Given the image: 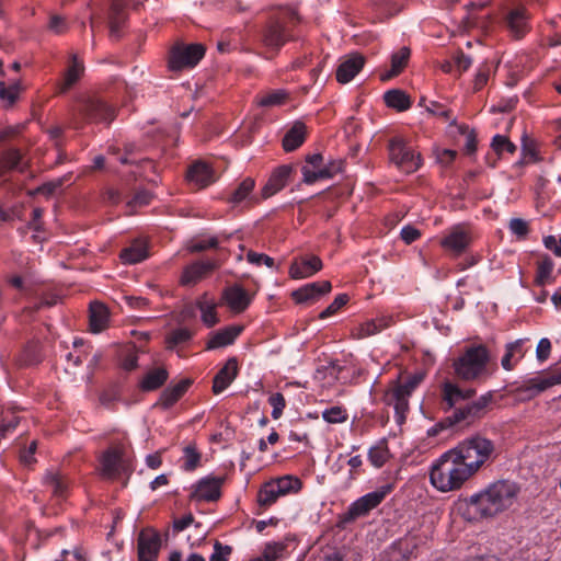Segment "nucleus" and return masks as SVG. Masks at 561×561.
<instances>
[{"label":"nucleus","mask_w":561,"mask_h":561,"mask_svg":"<svg viewBox=\"0 0 561 561\" xmlns=\"http://www.w3.org/2000/svg\"><path fill=\"white\" fill-rule=\"evenodd\" d=\"M306 138V126L301 122H296L286 133L283 139V148L290 152L300 147Z\"/></svg>","instance_id":"obj_32"},{"label":"nucleus","mask_w":561,"mask_h":561,"mask_svg":"<svg viewBox=\"0 0 561 561\" xmlns=\"http://www.w3.org/2000/svg\"><path fill=\"white\" fill-rule=\"evenodd\" d=\"M78 112L87 122L111 123L115 117V108L95 96L83 100Z\"/></svg>","instance_id":"obj_12"},{"label":"nucleus","mask_w":561,"mask_h":561,"mask_svg":"<svg viewBox=\"0 0 561 561\" xmlns=\"http://www.w3.org/2000/svg\"><path fill=\"white\" fill-rule=\"evenodd\" d=\"M21 91V87L19 82H14L10 85H7L3 81H0V100L4 102L8 106H11L15 103L19 98Z\"/></svg>","instance_id":"obj_44"},{"label":"nucleus","mask_w":561,"mask_h":561,"mask_svg":"<svg viewBox=\"0 0 561 561\" xmlns=\"http://www.w3.org/2000/svg\"><path fill=\"white\" fill-rule=\"evenodd\" d=\"M196 305L202 313V321L205 325L211 328L218 323L219 319L216 312L217 304L214 300L208 299L207 295H204Z\"/></svg>","instance_id":"obj_38"},{"label":"nucleus","mask_w":561,"mask_h":561,"mask_svg":"<svg viewBox=\"0 0 561 561\" xmlns=\"http://www.w3.org/2000/svg\"><path fill=\"white\" fill-rule=\"evenodd\" d=\"M192 337V332L186 328H179L173 330L168 336H167V345L168 348H173L179 344L185 343L190 341Z\"/></svg>","instance_id":"obj_48"},{"label":"nucleus","mask_w":561,"mask_h":561,"mask_svg":"<svg viewBox=\"0 0 561 561\" xmlns=\"http://www.w3.org/2000/svg\"><path fill=\"white\" fill-rule=\"evenodd\" d=\"M552 270H553V262L549 257L542 260L539 263L538 270H537V278H536L537 283L539 285L543 286L549 280Z\"/></svg>","instance_id":"obj_53"},{"label":"nucleus","mask_w":561,"mask_h":561,"mask_svg":"<svg viewBox=\"0 0 561 561\" xmlns=\"http://www.w3.org/2000/svg\"><path fill=\"white\" fill-rule=\"evenodd\" d=\"M201 461V454L196 450L194 445H187L184 448V463L183 469L193 471L197 468Z\"/></svg>","instance_id":"obj_50"},{"label":"nucleus","mask_w":561,"mask_h":561,"mask_svg":"<svg viewBox=\"0 0 561 561\" xmlns=\"http://www.w3.org/2000/svg\"><path fill=\"white\" fill-rule=\"evenodd\" d=\"M222 298L228 307L237 313L244 311L252 299L249 293L240 285L227 287L222 293Z\"/></svg>","instance_id":"obj_21"},{"label":"nucleus","mask_w":561,"mask_h":561,"mask_svg":"<svg viewBox=\"0 0 561 561\" xmlns=\"http://www.w3.org/2000/svg\"><path fill=\"white\" fill-rule=\"evenodd\" d=\"M322 261L316 255L301 256L291 262L289 275L294 279L307 278L322 270Z\"/></svg>","instance_id":"obj_18"},{"label":"nucleus","mask_w":561,"mask_h":561,"mask_svg":"<svg viewBox=\"0 0 561 561\" xmlns=\"http://www.w3.org/2000/svg\"><path fill=\"white\" fill-rule=\"evenodd\" d=\"M390 160L403 172L413 173L421 167V157L401 138L389 142Z\"/></svg>","instance_id":"obj_9"},{"label":"nucleus","mask_w":561,"mask_h":561,"mask_svg":"<svg viewBox=\"0 0 561 561\" xmlns=\"http://www.w3.org/2000/svg\"><path fill=\"white\" fill-rule=\"evenodd\" d=\"M231 552L232 548L230 546L216 541L214 543V552L211 553L209 561H228Z\"/></svg>","instance_id":"obj_57"},{"label":"nucleus","mask_w":561,"mask_h":561,"mask_svg":"<svg viewBox=\"0 0 561 561\" xmlns=\"http://www.w3.org/2000/svg\"><path fill=\"white\" fill-rule=\"evenodd\" d=\"M254 185H255V183H254L253 179H251V178L244 179L239 184L238 188L233 192L229 202L234 203V204L242 202L252 192V190L254 188Z\"/></svg>","instance_id":"obj_49"},{"label":"nucleus","mask_w":561,"mask_h":561,"mask_svg":"<svg viewBox=\"0 0 561 561\" xmlns=\"http://www.w3.org/2000/svg\"><path fill=\"white\" fill-rule=\"evenodd\" d=\"M288 93L285 90H274L256 98V104L262 107L279 106L285 103Z\"/></svg>","instance_id":"obj_41"},{"label":"nucleus","mask_w":561,"mask_h":561,"mask_svg":"<svg viewBox=\"0 0 561 561\" xmlns=\"http://www.w3.org/2000/svg\"><path fill=\"white\" fill-rule=\"evenodd\" d=\"M365 57L360 54H351L336 69V80L340 83L350 82L363 68Z\"/></svg>","instance_id":"obj_22"},{"label":"nucleus","mask_w":561,"mask_h":561,"mask_svg":"<svg viewBox=\"0 0 561 561\" xmlns=\"http://www.w3.org/2000/svg\"><path fill=\"white\" fill-rule=\"evenodd\" d=\"M293 171L290 165L278 167L270 176L268 181L262 188V197L268 198L285 187L287 180Z\"/></svg>","instance_id":"obj_24"},{"label":"nucleus","mask_w":561,"mask_h":561,"mask_svg":"<svg viewBox=\"0 0 561 561\" xmlns=\"http://www.w3.org/2000/svg\"><path fill=\"white\" fill-rule=\"evenodd\" d=\"M561 383V368L551 369L542 375L533 377L515 389L522 400H530L547 389Z\"/></svg>","instance_id":"obj_8"},{"label":"nucleus","mask_w":561,"mask_h":561,"mask_svg":"<svg viewBox=\"0 0 561 561\" xmlns=\"http://www.w3.org/2000/svg\"><path fill=\"white\" fill-rule=\"evenodd\" d=\"M510 229L514 234L525 237L528 233V224L524 219L513 218L510 221Z\"/></svg>","instance_id":"obj_61"},{"label":"nucleus","mask_w":561,"mask_h":561,"mask_svg":"<svg viewBox=\"0 0 561 561\" xmlns=\"http://www.w3.org/2000/svg\"><path fill=\"white\" fill-rule=\"evenodd\" d=\"M368 458L376 468H380L388 459V450L379 446L373 447L368 453Z\"/></svg>","instance_id":"obj_56"},{"label":"nucleus","mask_w":561,"mask_h":561,"mask_svg":"<svg viewBox=\"0 0 561 561\" xmlns=\"http://www.w3.org/2000/svg\"><path fill=\"white\" fill-rule=\"evenodd\" d=\"M148 256L147 244L144 241L136 240L121 253V259L128 264H136Z\"/></svg>","instance_id":"obj_36"},{"label":"nucleus","mask_w":561,"mask_h":561,"mask_svg":"<svg viewBox=\"0 0 561 561\" xmlns=\"http://www.w3.org/2000/svg\"><path fill=\"white\" fill-rule=\"evenodd\" d=\"M400 236H401V239L407 244H411L412 242H414L416 239L420 238L421 232L413 226L408 225L401 229Z\"/></svg>","instance_id":"obj_63"},{"label":"nucleus","mask_w":561,"mask_h":561,"mask_svg":"<svg viewBox=\"0 0 561 561\" xmlns=\"http://www.w3.org/2000/svg\"><path fill=\"white\" fill-rule=\"evenodd\" d=\"M221 264V260H210L206 262H196L184 268L181 276V284L184 286L195 285L197 282L203 279L211 271L218 268Z\"/></svg>","instance_id":"obj_15"},{"label":"nucleus","mask_w":561,"mask_h":561,"mask_svg":"<svg viewBox=\"0 0 561 561\" xmlns=\"http://www.w3.org/2000/svg\"><path fill=\"white\" fill-rule=\"evenodd\" d=\"M476 393L474 389L462 390L458 386L450 382H446L443 388V399L447 409L455 408L453 415L447 416L442 423L445 426H453L460 422L471 423L478 417H481L484 409L491 401L492 396L490 393L481 396L478 400L459 405L465 400L473 397Z\"/></svg>","instance_id":"obj_2"},{"label":"nucleus","mask_w":561,"mask_h":561,"mask_svg":"<svg viewBox=\"0 0 561 561\" xmlns=\"http://www.w3.org/2000/svg\"><path fill=\"white\" fill-rule=\"evenodd\" d=\"M168 379V371L164 368H156L149 371L142 379L140 387L145 391H152L160 388Z\"/></svg>","instance_id":"obj_40"},{"label":"nucleus","mask_w":561,"mask_h":561,"mask_svg":"<svg viewBox=\"0 0 561 561\" xmlns=\"http://www.w3.org/2000/svg\"><path fill=\"white\" fill-rule=\"evenodd\" d=\"M283 495L301 489V481L293 476H285L273 481Z\"/></svg>","instance_id":"obj_45"},{"label":"nucleus","mask_w":561,"mask_h":561,"mask_svg":"<svg viewBox=\"0 0 561 561\" xmlns=\"http://www.w3.org/2000/svg\"><path fill=\"white\" fill-rule=\"evenodd\" d=\"M410 49L408 47L400 48L391 56V69L380 75L381 81H388L402 72L410 59Z\"/></svg>","instance_id":"obj_34"},{"label":"nucleus","mask_w":561,"mask_h":561,"mask_svg":"<svg viewBox=\"0 0 561 561\" xmlns=\"http://www.w3.org/2000/svg\"><path fill=\"white\" fill-rule=\"evenodd\" d=\"M528 13L525 8L512 10L506 18L507 26L513 37L519 39L528 31L527 26Z\"/></svg>","instance_id":"obj_27"},{"label":"nucleus","mask_w":561,"mask_h":561,"mask_svg":"<svg viewBox=\"0 0 561 561\" xmlns=\"http://www.w3.org/2000/svg\"><path fill=\"white\" fill-rule=\"evenodd\" d=\"M238 373H239L238 360L236 357H230L226 362L224 367L214 377L213 392L215 394L221 393L237 378Z\"/></svg>","instance_id":"obj_20"},{"label":"nucleus","mask_w":561,"mask_h":561,"mask_svg":"<svg viewBox=\"0 0 561 561\" xmlns=\"http://www.w3.org/2000/svg\"><path fill=\"white\" fill-rule=\"evenodd\" d=\"M70 61L71 62L65 73L64 82L61 84V92L70 89L81 78L84 71V66L76 54L71 55Z\"/></svg>","instance_id":"obj_37"},{"label":"nucleus","mask_w":561,"mask_h":561,"mask_svg":"<svg viewBox=\"0 0 561 561\" xmlns=\"http://www.w3.org/2000/svg\"><path fill=\"white\" fill-rule=\"evenodd\" d=\"M332 285L329 280L307 284L291 293L296 304H307L317 300L320 296L330 293Z\"/></svg>","instance_id":"obj_17"},{"label":"nucleus","mask_w":561,"mask_h":561,"mask_svg":"<svg viewBox=\"0 0 561 561\" xmlns=\"http://www.w3.org/2000/svg\"><path fill=\"white\" fill-rule=\"evenodd\" d=\"M490 352L485 345H471L454 360L455 375L465 381H472L488 376Z\"/></svg>","instance_id":"obj_5"},{"label":"nucleus","mask_w":561,"mask_h":561,"mask_svg":"<svg viewBox=\"0 0 561 561\" xmlns=\"http://www.w3.org/2000/svg\"><path fill=\"white\" fill-rule=\"evenodd\" d=\"M454 62H455V69L457 71L458 76H460L462 72L467 71L470 68L472 60L469 56H466L462 51H458L454 57Z\"/></svg>","instance_id":"obj_59"},{"label":"nucleus","mask_w":561,"mask_h":561,"mask_svg":"<svg viewBox=\"0 0 561 561\" xmlns=\"http://www.w3.org/2000/svg\"><path fill=\"white\" fill-rule=\"evenodd\" d=\"M224 482V477L203 478L196 483L191 496L196 501L215 502L221 496V485Z\"/></svg>","instance_id":"obj_14"},{"label":"nucleus","mask_w":561,"mask_h":561,"mask_svg":"<svg viewBox=\"0 0 561 561\" xmlns=\"http://www.w3.org/2000/svg\"><path fill=\"white\" fill-rule=\"evenodd\" d=\"M473 476L453 449L445 453L430 472L431 483L440 492L459 490Z\"/></svg>","instance_id":"obj_3"},{"label":"nucleus","mask_w":561,"mask_h":561,"mask_svg":"<svg viewBox=\"0 0 561 561\" xmlns=\"http://www.w3.org/2000/svg\"><path fill=\"white\" fill-rule=\"evenodd\" d=\"M391 486L386 485L379 490L367 493L364 496L356 500L352 503L348 510L344 513L342 520L344 523H350L355 520L356 518L366 516L371 510L377 507L386 497V495L390 492Z\"/></svg>","instance_id":"obj_11"},{"label":"nucleus","mask_w":561,"mask_h":561,"mask_svg":"<svg viewBox=\"0 0 561 561\" xmlns=\"http://www.w3.org/2000/svg\"><path fill=\"white\" fill-rule=\"evenodd\" d=\"M423 374H414L401 383L393 381L383 394V402L392 405L396 412V419L399 424L405 421V414L409 410V398L416 387L423 381Z\"/></svg>","instance_id":"obj_7"},{"label":"nucleus","mask_w":561,"mask_h":561,"mask_svg":"<svg viewBox=\"0 0 561 561\" xmlns=\"http://www.w3.org/2000/svg\"><path fill=\"white\" fill-rule=\"evenodd\" d=\"M247 259L252 264L260 265V264L264 263L268 267L274 266V260L271 256L263 254V253L249 251L247 254Z\"/></svg>","instance_id":"obj_60"},{"label":"nucleus","mask_w":561,"mask_h":561,"mask_svg":"<svg viewBox=\"0 0 561 561\" xmlns=\"http://www.w3.org/2000/svg\"><path fill=\"white\" fill-rule=\"evenodd\" d=\"M44 484L51 489L57 499H65L68 494L69 480L58 471H47L44 476Z\"/></svg>","instance_id":"obj_29"},{"label":"nucleus","mask_w":561,"mask_h":561,"mask_svg":"<svg viewBox=\"0 0 561 561\" xmlns=\"http://www.w3.org/2000/svg\"><path fill=\"white\" fill-rule=\"evenodd\" d=\"M491 147L497 154H502L503 152L514 153L516 151V146L503 135H495L492 139Z\"/></svg>","instance_id":"obj_51"},{"label":"nucleus","mask_w":561,"mask_h":561,"mask_svg":"<svg viewBox=\"0 0 561 561\" xmlns=\"http://www.w3.org/2000/svg\"><path fill=\"white\" fill-rule=\"evenodd\" d=\"M186 178L190 183L194 184L198 188L206 187L215 181L210 167L201 161L195 162L190 167Z\"/></svg>","instance_id":"obj_26"},{"label":"nucleus","mask_w":561,"mask_h":561,"mask_svg":"<svg viewBox=\"0 0 561 561\" xmlns=\"http://www.w3.org/2000/svg\"><path fill=\"white\" fill-rule=\"evenodd\" d=\"M191 380L184 379L174 386L168 387L160 397V404L168 409L172 407L188 389Z\"/></svg>","instance_id":"obj_35"},{"label":"nucleus","mask_w":561,"mask_h":561,"mask_svg":"<svg viewBox=\"0 0 561 561\" xmlns=\"http://www.w3.org/2000/svg\"><path fill=\"white\" fill-rule=\"evenodd\" d=\"M527 339H518L506 344L505 354L502 357L501 365L505 370H512L516 364L525 356L524 344Z\"/></svg>","instance_id":"obj_28"},{"label":"nucleus","mask_w":561,"mask_h":561,"mask_svg":"<svg viewBox=\"0 0 561 561\" xmlns=\"http://www.w3.org/2000/svg\"><path fill=\"white\" fill-rule=\"evenodd\" d=\"M383 100L389 107L396 108L400 112L407 111L411 106L409 95L398 89L387 91L383 95Z\"/></svg>","instance_id":"obj_39"},{"label":"nucleus","mask_w":561,"mask_h":561,"mask_svg":"<svg viewBox=\"0 0 561 561\" xmlns=\"http://www.w3.org/2000/svg\"><path fill=\"white\" fill-rule=\"evenodd\" d=\"M416 547V545L413 542L410 538H402L393 542L389 549L390 557L396 559L397 561L399 558L401 559H408L412 552L413 549Z\"/></svg>","instance_id":"obj_42"},{"label":"nucleus","mask_w":561,"mask_h":561,"mask_svg":"<svg viewBox=\"0 0 561 561\" xmlns=\"http://www.w3.org/2000/svg\"><path fill=\"white\" fill-rule=\"evenodd\" d=\"M102 476L108 479H116L122 473L129 471V465L118 448H110L103 453L101 458Z\"/></svg>","instance_id":"obj_13"},{"label":"nucleus","mask_w":561,"mask_h":561,"mask_svg":"<svg viewBox=\"0 0 561 561\" xmlns=\"http://www.w3.org/2000/svg\"><path fill=\"white\" fill-rule=\"evenodd\" d=\"M205 48L202 44L178 45L170 53L169 68L180 71L195 67L204 57Z\"/></svg>","instance_id":"obj_10"},{"label":"nucleus","mask_w":561,"mask_h":561,"mask_svg":"<svg viewBox=\"0 0 561 561\" xmlns=\"http://www.w3.org/2000/svg\"><path fill=\"white\" fill-rule=\"evenodd\" d=\"M322 417L328 423H343L347 420V412L342 407H332L322 412Z\"/></svg>","instance_id":"obj_52"},{"label":"nucleus","mask_w":561,"mask_h":561,"mask_svg":"<svg viewBox=\"0 0 561 561\" xmlns=\"http://www.w3.org/2000/svg\"><path fill=\"white\" fill-rule=\"evenodd\" d=\"M67 23L60 15H53L49 21V30L56 34H62L67 31Z\"/></svg>","instance_id":"obj_64"},{"label":"nucleus","mask_w":561,"mask_h":561,"mask_svg":"<svg viewBox=\"0 0 561 561\" xmlns=\"http://www.w3.org/2000/svg\"><path fill=\"white\" fill-rule=\"evenodd\" d=\"M286 546L280 542H271L267 543L262 554L260 556V559L262 561H277L283 558L285 552Z\"/></svg>","instance_id":"obj_46"},{"label":"nucleus","mask_w":561,"mask_h":561,"mask_svg":"<svg viewBox=\"0 0 561 561\" xmlns=\"http://www.w3.org/2000/svg\"><path fill=\"white\" fill-rule=\"evenodd\" d=\"M344 162L342 160L331 161L323 165L318 171H312L308 165H304L301 171L304 175V182L312 184L319 180L331 179L335 174L343 171Z\"/></svg>","instance_id":"obj_23"},{"label":"nucleus","mask_w":561,"mask_h":561,"mask_svg":"<svg viewBox=\"0 0 561 561\" xmlns=\"http://www.w3.org/2000/svg\"><path fill=\"white\" fill-rule=\"evenodd\" d=\"M127 0H110L108 27L113 38L119 37V27L126 19Z\"/></svg>","instance_id":"obj_25"},{"label":"nucleus","mask_w":561,"mask_h":561,"mask_svg":"<svg viewBox=\"0 0 561 561\" xmlns=\"http://www.w3.org/2000/svg\"><path fill=\"white\" fill-rule=\"evenodd\" d=\"M151 198H152V195L150 192H148L146 190H140L135 193V195L133 196V198L130 201L127 202V206L131 209H134L136 207H142V206L148 205L150 203Z\"/></svg>","instance_id":"obj_58"},{"label":"nucleus","mask_w":561,"mask_h":561,"mask_svg":"<svg viewBox=\"0 0 561 561\" xmlns=\"http://www.w3.org/2000/svg\"><path fill=\"white\" fill-rule=\"evenodd\" d=\"M268 403L272 405L273 410H272V417L274 420H277L282 416L283 414V411L286 407V400L284 398V396L279 392H276V393H273L270 398H268Z\"/></svg>","instance_id":"obj_54"},{"label":"nucleus","mask_w":561,"mask_h":561,"mask_svg":"<svg viewBox=\"0 0 561 561\" xmlns=\"http://www.w3.org/2000/svg\"><path fill=\"white\" fill-rule=\"evenodd\" d=\"M551 352V342L549 339H541L537 345L536 356L539 362L548 359Z\"/></svg>","instance_id":"obj_62"},{"label":"nucleus","mask_w":561,"mask_h":561,"mask_svg":"<svg viewBox=\"0 0 561 561\" xmlns=\"http://www.w3.org/2000/svg\"><path fill=\"white\" fill-rule=\"evenodd\" d=\"M471 242L469 232L462 227H454L445 238L440 240V245L458 255L462 253Z\"/></svg>","instance_id":"obj_19"},{"label":"nucleus","mask_w":561,"mask_h":561,"mask_svg":"<svg viewBox=\"0 0 561 561\" xmlns=\"http://www.w3.org/2000/svg\"><path fill=\"white\" fill-rule=\"evenodd\" d=\"M347 301L348 296L346 294L336 296L335 299L320 313V318L327 319L328 317L334 314L337 310L345 306Z\"/></svg>","instance_id":"obj_55"},{"label":"nucleus","mask_w":561,"mask_h":561,"mask_svg":"<svg viewBox=\"0 0 561 561\" xmlns=\"http://www.w3.org/2000/svg\"><path fill=\"white\" fill-rule=\"evenodd\" d=\"M518 493L519 488L515 482L500 480L471 495L468 499V507L474 517H494L513 506Z\"/></svg>","instance_id":"obj_1"},{"label":"nucleus","mask_w":561,"mask_h":561,"mask_svg":"<svg viewBox=\"0 0 561 561\" xmlns=\"http://www.w3.org/2000/svg\"><path fill=\"white\" fill-rule=\"evenodd\" d=\"M283 494L280 493L279 489L276 488L273 481L265 483L257 494V502L261 506H270L274 504L279 496Z\"/></svg>","instance_id":"obj_43"},{"label":"nucleus","mask_w":561,"mask_h":561,"mask_svg":"<svg viewBox=\"0 0 561 561\" xmlns=\"http://www.w3.org/2000/svg\"><path fill=\"white\" fill-rule=\"evenodd\" d=\"M161 549L160 534L152 528L142 529L137 539L138 557L158 558Z\"/></svg>","instance_id":"obj_16"},{"label":"nucleus","mask_w":561,"mask_h":561,"mask_svg":"<svg viewBox=\"0 0 561 561\" xmlns=\"http://www.w3.org/2000/svg\"><path fill=\"white\" fill-rule=\"evenodd\" d=\"M108 323V310L101 302L90 305V329L93 333L103 331Z\"/></svg>","instance_id":"obj_33"},{"label":"nucleus","mask_w":561,"mask_h":561,"mask_svg":"<svg viewBox=\"0 0 561 561\" xmlns=\"http://www.w3.org/2000/svg\"><path fill=\"white\" fill-rule=\"evenodd\" d=\"M389 323L386 319L370 320L360 325L359 337H368L379 333L385 328H388Z\"/></svg>","instance_id":"obj_47"},{"label":"nucleus","mask_w":561,"mask_h":561,"mask_svg":"<svg viewBox=\"0 0 561 561\" xmlns=\"http://www.w3.org/2000/svg\"><path fill=\"white\" fill-rule=\"evenodd\" d=\"M241 331V327L232 325L213 333L207 342V348L215 350L232 344Z\"/></svg>","instance_id":"obj_30"},{"label":"nucleus","mask_w":561,"mask_h":561,"mask_svg":"<svg viewBox=\"0 0 561 561\" xmlns=\"http://www.w3.org/2000/svg\"><path fill=\"white\" fill-rule=\"evenodd\" d=\"M298 19L293 11H280L271 15L260 32V42L272 55H276L280 48L294 39L290 25Z\"/></svg>","instance_id":"obj_4"},{"label":"nucleus","mask_w":561,"mask_h":561,"mask_svg":"<svg viewBox=\"0 0 561 561\" xmlns=\"http://www.w3.org/2000/svg\"><path fill=\"white\" fill-rule=\"evenodd\" d=\"M27 168V161L18 149H9L0 159V176L10 170L23 172Z\"/></svg>","instance_id":"obj_31"},{"label":"nucleus","mask_w":561,"mask_h":561,"mask_svg":"<svg viewBox=\"0 0 561 561\" xmlns=\"http://www.w3.org/2000/svg\"><path fill=\"white\" fill-rule=\"evenodd\" d=\"M453 450L476 474L493 457L495 447L492 440L476 435L459 443Z\"/></svg>","instance_id":"obj_6"}]
</instances>
